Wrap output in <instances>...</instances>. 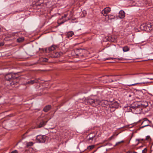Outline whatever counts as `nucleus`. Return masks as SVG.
<instances>
[{
    "label": "nucleus",
    "mask_w": 153,
    "mask_h": 153,
    "mask_svg": "<svg viewBox=\"0 0 153 153\" xmlns=\"http://www.w3.org/2000/svg\"><path fill=\"white\" fill-rule=\"evenodd\" d=\"M145 94L140 90L137 91L135 93V96L136 98L140 99L145 98Z\"/></svg>",
    "instance_id": "4"
},
{
    "label": "nucleus",
    "mask_w": 153,
    "mask_h": 153,
    "mask_svg": "<svg viewBox=\"0 0 153 153\" xmlns=\"http://www.w3.org/2000/svg\"><path fill=\"white\" fill-rule=\"evenodd\" d=\"M150 121L147 119L144 120L142 123L141 125L143 126L140 127V128H143L149 126L150 127L151 126L149 125Z\"/></svg>",
    "instance_id": "7"
},
{
    "label": "nucleus",
    "mask_w": 153,
    "mask_h": 153,
    "mask_svg": "<svg viewBox=\"0 0 153 153\" xmlns=\"http://www.w3.org/2000/svg\"><path fill=\"white\" fill-rule=\"evenodd\" d=\"M114 134H113L112 136H111L110 137L108 138V140H112L114 137Z\"/></svg>",
    "instance_id": "31"
},
{
    "label": "nucleus",
    "mask_w": 153,
    "mask_h": 153,
    "mask_svg": "<svg viewBox=\"0 0 153 153\" xmlns=\"http://www.w3.org/2000/svg\"><path fill=\"white\" fill-rule=\"evenodd\" d=\"M109 16V19L110 20H111L112 19H115V16L113 15H110Z\"/></svg>",
    "instance_id": "26"
},
{
    "label": "nucleus",
    "mask_w": 153,
    "mask_h": 153,
    "mask_svg": "<svg viewBox=\"0 0 153 153\" xmlns=\"http://www.w3.org/2000/svg\"><path fill=\"white\" fill-rule=\"evenodd\" d=\"M36 140L37 142L43 143L45 142L46 138L45 135H39L37 136Z\"/></svg>",
    "instance_id": "6"
},
{
    "label": "nucleus",
    "mask_w": 153,
    "mask_h": 153,
    "mask_svg": "<svg viewBox=\"0 0 153 153\" xmlns=\"http://www.w3.org/2000/svg\"><path fill=\"white\" fill-rule=\"evenodd\" d=\"M134 96V93H130L128 94V96L129 97H133Z\"/></svg>",
    "instance_id": "29"
},
{
    "label": "nucleus",
    "mask_w": 153,
    "mask_h": 153,
    "mask_svg": "<svg viewBox=\"0 0 153 153\" xmlns=\"http://www.w3.org/2000/svg\"><path fill=\"white\" fill-rule=\"evenodd\" d=\"M119 106L118 103L117 102H114L112 103L111 107L112 108H117Z\"/></svg>",
    "instance_id": "17"
},
{
    "label": "nucleus",
    "mask_w": 153,
    "mask_h": 153,
    "mask_svg": "<svg viewBox=\"0 0 153 153\" xmlns=\"http://www.w3.org/2000/svg\"><path fill=\"white\" fill-rule=\"evenodd\" d=\"M67 14H65L64 16H62V18L61 19H60V20H61L62 19H63L64 18H66L67 17Z\"/></svg>",
    "instance_id": "33"
},
{
    "label": "nucleus",
    "mask_w": 153,
    "mask_h": 153,
    "mask_svg": "<svg viewBox=\"0 0 153 153\" xmlns=\"http://www.w3.org/2000/svg\"><path fill=\"white\" fill-rule=\"evenodd\" d=\"M84 51V49L81 48L76 49L75 51L76 55L79 56H83V55L82 54H81L83 53Z\"/></svg>",
    "instance_id": "8"
},
{
    "label": "nucleus",
    "mask_w": 153,
    "mask_h": 153,
    "mask_svg": "<svg viewBox=\"0 0 153 153\" xmlns=\"http://www.w3.org/2000/svg\"><path fill=\"white\" fill-rule=\"evenodd\" d=\"M5 79L8 81H12V82L10 83L11 85L16 84L17 82L16 79L17 77L15 76V74L12 73H9L6 74L5 76Z\"/></svg>",
    "instance_id": "2"
},
{
    "label": "nucleus",
    "mask_w": 153,
    "mask_h": 153,
    "mask_svg": "<svg viewBox=\"0 0 153 153\" xmlns=\"http://www.w3.org/2000/svg\"><path fill=\"white\" fill-rule=\"evenodd\" d=\"M74 34L72 31H70L68 32L67 34V37L68 38H70Z\"/></svg>",
    "instance_id": "20"
},
{
    "label": "nucleus",
    "mask_w": 153,
    "mask_h": 153,
    "mask_svg": "<svg viewBox=\"0 0 153 153\" xmlns=\"http://www.w3.org/2000/svg\"><path fill=\"white\" fill-rule=\"evenodd\" d=\"M115 59H118L119 60H122V58H115Z\"/></svg>",
    "instance_id": "39"
},
{
    "label": "nucleus",
    "mask_w": 153,
    "mask_h": 153,
    "mask_svg": "<svg viewBox=\"0 0 153 153\" xmlns=\"http://www.w3.org/2000/svg\"><path fill=\"white\" fill-rule=\"evenodd\" d=\"M130 153H137L136 152H131Z\"/></svg>",
    "instance_id": "43"
},
{
    "label": "nucleus",
    "mask_w": 153,
    "mask_h": 153,
    "mask_svg": "<svg viewBox=\"0 0 153 153\" xmlns=\"http://www.w3.org/2000/svg\"><path fill=\"white\" fill-rule=\"evenodd\" d=\"M4 45V43L3 42H0V47Z\"/></svg>",
    "instance_id": "36"
},
{
    "label": "nucleus",
    "mask_w": 153,
    "mask_h": 153,
    "mask_svg": "<svg viewBox=\"0 0 153 153\" xmlns=\"http://www.w3.org/2000/svg\"><path fill=\"white\" fill-rule=\"evenodd\" d=\"M119 80V79H115L114 80H111V82H114V81H117V80Z\"/></svg>",
    "instance_id": "41"
},
{
    "label": "nucleus",
    "mask_w": 153,
    "mask_h": 153,
    "mask_svg": "<svg viewBox=\"0 0 153 153\" xmlns=\"http://www.w3.org/2000/svg\"><path fill=\"white\" fill-rule=\"evenodd\" d=\"M48 59L46 58H44L43 59L42 61L44 62H47L48 61Z\"/></svg>",
    "instance_id": "34"
},
{
    "label": "nucleus",
    "mask_w": 153,
    "mask_h": 153,
    "mask_svg": "<svg viewBox=\"0 0 153 153\" xmlns=\"http://www.w3.org/2000/svg\"><path fill=\"white\" fill-rule=\"evenodd\" d=\"M147 152V149L146 148L144 149L143 151H142V153H146Z\"/></svg>",
    "instance_id": "32"
},
{
    "label": "nucleus",
    "mask_w": 153,
    "mask_h": 153,
    "mask_svg": "<svg viewBox=\"0 0 153 153\" xmlns=\"http://www.w3.org/2000/svg\"><path fill=\"white\" fill-rule=\"evenodd\" d=\"M86 102L92 106L95 107L99 104L100 101L98 99L88 98L86 100Z\"/></svg>",
    "instance_id": "3"
},
{
    "label": "nucleus",
    "mask_w": 153,
    "mask_h": 153,
    "mask_svg": "<svg viewBox=\"0 0 153 153\" xmlns=\"http://www.w3.org/2000/svg\"><path fill=\"white\" fill-rule=\"evenodd\" d=\"M124 142V141L123 140H122L116 143L115 145V146H118L120 143H123Z\"/></svg>",
    "instance_id": "25"
},
{
    "label": "nucleus",
    "mask_w": 153,
    "mask_h": 153,
    "mask_svg": "<svg viewBox=\"0 0 153 153\" xmlns=\"http://www.w3.org/2000/svg\"><path fill=\"white\" fill-rule=\"evenodd\" d=\"M129 48L127 46H125L123 48V51L124 52H127L129 51Z\"/></svg>",
    "instance_id": "21"
},
{
    "label": "nucleus",
    "mask_w": 153,
    "mask_h": 153,
    "mask_svg": "<svg viewBox=\"0 0 153 153\" xmlns=\"http://www.w3.org/2000/svg\"><path fill=\"white\" fill-rule=\"evenodd\" d=\"M60 19H59V20H58V23L59 25L63 24L64 22H65L66 21V20H65V21H62L61 22H59V21L60 20Z\"/></svg>",
    "instance_id": "28"
},
{
    "label": "nucleus",
    "mask_w": 153,
    "mask_h": 153,
    "mask_svg": "<svg viewBox=\"0 0 153 153\" xmlns=\"http://www.w3.org/2000/svg\"><path fill=\"white\" fill-rule=\"evenodd\" d=\"M57 46L55 45H53L49 47L48 48V50L52 52L53 51L55 50L57 48Z\"/></svg>",
    "instance_id": "15"
},
{
    "label": "nucleus",
    "mask_w": 153,
    "mask_h": 153,
    "mask_svg": "<svg viewBox=\"0 0 153 153\" xmlns=\"http://www.w3.org/2000/svg\"><path fill=\"white\" fill-rule=\"evenodd\" d=\"M24 40V38L23 37L17 39V42H22Z\"/></svg>",
    "instance_id": "22"
},
{
    "label": "nucleus",
    "mask_w": 153,
    "mask_h": 153,
    "mask_svg": "<svg viewBox=\"0 0 153 153\" xmlns=\"http://www.w3.org/2000/svg\"><path fill=\"white\" fill-rule=\"evenodd\" d=\"M138 103L143 108H146L148 105V102L146 101H143L141 102H138Z\"/></svg>",
    "instance_id": "11"
},
{
    "label": "nucleus",
    "mask_w": 153,
    "mask_h": 153,
    "mask_svg": "<svg viewBox=\"0 0 153 153\" xmlns=\"http://www.w3.org/2000/svg\"><path fill=\"white\" fill-rule=\"evenodd\" d=\"M130 108L131 111L134 112L136 114L140 113L143 109L138 102H135L131 105Z\"/></svg>",
    "instance_id": "1"
},
{
    "label": "nucleus",
    "mask_w": 153,
    "mask_h": 153,
    "mask_svg": "<svg viewBox=\"0 0 153 153\" xmlns=\"http://www.w3.org/2000/svg\"><path fill=\"white\" fill-rule=\"evenodd\" d=\"M104 16H105V19L106 21H108L110 19L109 15L105 14Z\"/></svg>",
    "instance_id": "23"
},
{
    "label": "nucleus",
    "mask_w": 153,
    "mask_h": 153,
    "mask_svg": "<svg viewBox=\"0 0 153 153\" xmlns=\"http://www.w3.org/2000/svg\"><path fill=\"white\" fill-rule=\"evenodd\" d=\"M117 75H113V76H116ZM111 76H112V75H111Z\"/></svg>",
    "instance_id": "44"
},
{
    "label": "nucleus",
    "mask_w": 153,
    "mask_h": 153,
    "mask_svg": "<svg viewBox=\"0 0 153 153\" xmlns=\"http://www.w3.org/2000/svg\"><path fill=\"white\" fill-rule=\"evenodd\" d=\"M119 17L120 19H123L125 17V12L123 10H120L119 12Z\"/></svg>",
    "instance_id": "13"
},
{
    "label": "nucleus",
    "mask_w": 153,
    "mask_h": 153,
    "mask_svg": "<svg viewBox=\"0 0 153 153\" xmlns=\"http://www.w3.org/2000/svg\"><path fill=\"white\" fill-rule=\"evenodd\" d=\"M145 82H142L141 83H135V84L130 85H129L133 86V85H136L138 84H145Z\"/></svg>",
    "instance_id": "30"
},
{
    "label": "nucleus",
    "mask_w": 153,
    "mask_h": 153,
    "mask_svg": "<svg viewBox=\"0 0 153 153\" xmlns=\"http://www.w3.org/2000/svg\"><path fill=\"white\" fill-rule=\"evenodd\" d=\"M91 134H90V135H89V138L88 139V140L90 141V140H93V138L95 137V135H94L93 136H92V137H91L90 136L91 135Z\"/></svg>",
    "instance_id": "27"
},
{
    "label": "nucleus",
    "mask_w": 153,
    "mask_h": 153,
    "mask_svg": "<svg viewBox=\"0 0 153 153\" xmlns=\"http://www.w3.org/2000/svg\"><path fill=\"white\" fill-rule=\"evenodd\" d=\"M111 11V8L109 7H106L101 12L102 14L103 15L107 14Z\"/></svg>",
    "instance_id": "10"
},
{
    "label": "nucleus",
    "mask_w": 153,
    "mask_h": 153,
    "mask_svg": "<svg viewBox=\"0 0 153 153\" xmlns=\"http://www.w3.org/2000/svg\"><path fill=\"white\" fill-rule=\"evenodd\" d=\"M11 153H18V152L17 150H15L12 151Z\"/></svg>",
    "instance_id": "35"
},
{
    "label": "nucleus",
    "mask_w": 153,
    "mask_h": 153,
    "mask_svg": "<svg viewBox=\"0 0 153 153\" xmlns=\"http://www.w3.org/2000/svg\"><path fill=\"white\" fill-rule=\"evenodd\" d=\"M150 137L149 136H147L146 137V140H148L149 139H150Z\"/></svg>",
    "instance_id": "37"
},
{
    "label": "nucleus",
    "mask_w": 153,
    "mask_h": 153,
    "mask_svg": "<svg viewBox=\"0 0 153 153\" xmlns=\"http://www.w3.org/2000/svg\"><path fill=\"white\" fill-rule=\"evenodd\" d=\"M34 143L32 142H27L26 143V146L27 147H29L33 145Z\"/></svg>",
    "instance_id": "19"
},
{
    "label": "nucleus",
    "mask_w": 153,
    "mask_h": 153,
    "mask_svg": "<svg viewBox=\"0 0 153 153\" xmlns=\"http://www.w3.org/2000/svg\"><path fill=\"white\" fill-rule=\"evenodd\" d=\"M136 141L137 142V145L139 143L140 140L139 139H136Z\"/></svg>",
    "instance_id": "38"
},
{
    "label": "nucleus",
    "mask_w": 153,
    "mask_h": 153,
    "mask_svg": "<svg viewBox=\"0 0 153 153\" xmlns=\"http://www.w3.org/2000/svg\"><path fill=\"white\" fill-rule=\"evenodd\" d=\"M66 51H63V52H58L54 51L53 52L51 53V56L52 58H56L59 57L60 56L62 55L63 54L65 53Z\"/></svg>",
    "instance_id": "5"
},
{
    "label": "nucleus",
    "mask_w": 153,
    "mask_h": 153,
    "mask_svg": "<svg viewBox=\"0 0 153 153\" xmlns=\"http://www.w3.org/2000/svg\"><path fill=\"white\" fill-rule=\"evenodd\" d=\"M48 121V120L45 121L43 120H42L39 125V127L40 128L45 125Z\"/></svg>",
    "instance_id": "14"
},
{
    "label": "nucleus",
    "mask_w": 153,
    "mask_h": 153,
    "mask_svg": "<svg viewBox=\"0 0 153 153\" xmlns=\"http://www.w3.org/2000/svg\"><path fill=\"white\" fill-rule=\"evenodd\" d=\"M153 30V24L151 23H146V31H150Z\"/></svg>",
    "instance_id": "9"
},
{
    "label": "nucleus",
    "mask_w": 153,
    "mask_h": 153,
    "mask_svg": "<svg viewBox=\"0 0 153 153\" xmlns=\"http://www.w3.org/2000/svg\"><path fill=\"white\" fill-rule=\"evenodd\" d=\"M148 79H150V80H152V79H153V78H152V77L148 78Z\"/></svg>",
    "instance_id": "42"
},
{
    "label": "nucleus",
    "mask_w": 153,
    "mask_h": 153,
    "mask_svg": "<svg viewBox=\"0 0 153 153\" xmlns=\"http://www.w3.org/2000/svg\"><path fill=\"white\" fill-rule=\"evenodd\" d=\"M140 28L142 30H145L146 31V23L143 24H142L140 26Z\"/></svg>",
    "instance_id": "16"
},
{
    "label": "nucleus",
    "mask_w": 153,
    "mask_h": 153,
    "mask_svg": "<svg viewBox=\"0 0 153 153\" xmlns=\"http://www.w3.org/2000/svg\"><path fill=\"white\" fill-rule=\"evenodd\" d=\"M51 108L50 105H48L45 106L43 109V111L45 112H48Z\"/></svg>",
    "instance_id": "18"
},
{
    "label": "nucleus",
    "mask_w": 153,
    "mask_h": 153,
    "mask_svg": "<svg viewBox=\"0 0 153 153\" xmlns=\"http://www.w3.org/2000/svg\"><path fill=\"white\" fill-rule=\"evenodd\" d=\"M94 147V145H91L88 146L87 148V149L88 150H91L93 149Z\"/></svg>",
    "instance_id": "24"
},
{
    "label": "nucleus",
    "mask_w": 153,
    "mask_h": 153,
    "mask_svg": "<svg viewBox=\"0 0 153 153\" xmlns=\"http://www.w3.org/2000/svg\"><path fill=\"white\" fill-rule=\"evenodd\" d=\"M38 82V79H35L34 80H30L26 82V84L32 85L35 83H37Z\"/></svg>",
    "instance_id": "12"
},
{
    "label": "nucleus",
    "mask_w": 153,
    "mask_h": 153,
    "mask_svg": "<svg viewBox=\"0 0 153 153\" xmlns=\"http://www.w3.org/2000/svg\"><path fill=\"white\" fill-rule=\"evenodd\" d=\"M117 135H118V134H117L116 136Z\"/></svg>",
    "instance_id": "45"
},
{
    "label": "nucleus",
    "mask_w": 153,
    "mask_h": 153,
    "mask_svg": "<svg viewBox=\"0 0 153 153\" xmlns=\"http://www.w3.org/2000/svg\"><path fill=\"white\" fill-rule=\"evenodd\" d=\"M111 59H112V58H107L105 59V60H110Z\"/></svg>",
    "instance_id": "40"
}]
</instances>
